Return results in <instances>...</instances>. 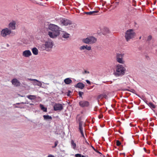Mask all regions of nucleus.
<instances>
[{
	"label": "nucleus",
	"mask_w": 157,
	"mask_h": 157,
	"mask_svg": "<svg viewBox=\"0 0 157 157\" xmlns=\"http://www.w3.org/2000/svg\"><path fill=\"white\" fill-rule=\"evenodd\" d=\"M125 69L122 65L118 64L116 66V71L114 73L116 76H120L124 75L125 73Z\"/></svg>",
	"instance_id": "nucleus-1"
},
{
	"label": "nucleus",
	"mask_w": 157,
	"mask_h": 157,
	"mask_svg": "<svg viewBox=\"0 0 157 157\" xmlns=\"http://www.w3.org/2000/svg\"><path fill=\"white\" fill-rule=\"evenodd\" d=\"M135 33L133 30L132 29L127 30L125 33L124 37L127 41H128L130 39L134 38Z\"/></svg>",
	"instance_id": "nucleus-2"
},
{
	"label": "nucleus",
	"mask_w": 157,
	"mask_h": 157,
	"mask_svg": "<svg viewBox=\"0 0 157 157\" xmlns=\"http://www.w3.org/2000/svg\"><path fill=\"white\" fill-rule=\"evenodd\" d=\"M83 43L86 44H92L95 43L97 41V39L93 36H90L82 40Z\"/></svg>",
	"instance_id": "nucleus-3"
},
{
	"label": "nucleus",
	"mask_w": 157,
	"mask_h": 157,
	"mask_svg": "<svg viewBox=\"0 0 157 157\" xmlns=\"http://www.w3.org/2000/svg\"><path fill=\"white\" fill-rule=\"evenodd\" d=\"M12 33V31L8 28L6 27L3 29L1 31L0 35L3 37H6L10 36Z\"/></svg>",
	"instance_id": "nucleus-4"
},
{
	"label": "nucleus",
	"mask_w": 157,
	"mask_h": 157,
	"mask_svg": "<svg viewBox=\"0 0 157 157\" xmlns=\"http://www.w3.org/2000/svg\"><path fill=\"white\" fill-rule=\"evenodd\" d=\"M124 56V53H117L116 55L117 61L120 63L124 64L125 62L123 58Z\"/></svg>",
	"instance_id": "nucleus-5"
},
{
	"label": "nucleus",
	"mask_w": 157,
	"mask_h": 157,
	"mask_svg": "<svg viewBox=\"0 0 157 157\" xmlns=\"http://www.w3.org/2000/svg\"><path fill=\"white\" fill-rule=\"evenodd\" d=\"M48 29L49 30L52 31V32H55L58 33H60V28L58 26L53 24H50L48 26Z\"/></svg>",
	"instance_id": "nucleus-6"
},
{
	"label": "nucleus",
	"mask_w": 157,
	"mask_h": 157,
	"mask_svg": "<svg viewBox=\"0 0 157 157\" xmlns=\"http://www.w3.org/2000/svg\"><path fill=\"white\" fill-rule=\"evenodd\" d=\"M60 22L62 25L67 26L68 25H71L72 23L71 21L63 18H60L59 19Z\"/></svg>",
	"instance_id": "nucleus-7"
},
{
	"label": "nucleus",
	"mask_w": 157,
	"mask_h": 157,
	"mask_svg": "<svg viewBox=\"0 0 157 157\" xmlns=\"http://www.w3.org/2000/svg\"><path fill=\"white\" fill-rule=\"evenodd\" d=\"M53 45V42L51 40L45 42L42 45V46L45 48V49L48 50V49L52 48Z\"/></svg>",
	"instance_id": "nucleus-8"
},
{
	"label": "nucleus",
	"mask_w": 157,
	"mask_h": 157,
	"mask_svg": "<svg viewBox=\"0 0 157 157\" xmlns=\"http://www.w3.org/2000/svg\"><path fill=\"white\" fill-rule=\"evenodd\" d=\"M9 29L11 30H14L16 29V22L15 21L12 20L8 24Z\"/></svg>",
	"instance_id": "nucleus-9"
},
{
	"label": "nucleus",
	"mask_w": 157,
	"mask_h": 157,
	"mask_svg": "<svg viewBox=\"0 0 157 157\" xmlns=\"http://www.w3.org/2000/svg\"><path fill=\"white\" fill-rule=\"evenodd\" d=\"M29 80L30 81H33V84L34 86H37L40 87H42V83L39 80L29 78Z\"/></svg>",
	"instance_id": "nucleus-10"
},
{
	"label": "nucleus",
	"mask_w": 157,
	"mask_h": 157,
	"mask_svg": "<svg viewBox=\"0 0 157 157\" xmlns=\"http://www.w3.org/2000/svg\"><path fill=\"white\" fill-rule=\"evenodd\" d=\"M63 106L61 104L55 103L53 106L54 110L55 111H61L63 109Z\"/></svg>",
	"instance_id": "nucleus-11"
},
{
	"label": "nucleus",
	"mask_w": 157,
	"mask_h": 157,
	"mask_svg": "<svg viewBox=\"0 0 157 157\" xmlns=\"http://www.w3.org/2000/svg\"><path fill=\"white\" fill-rule=\"evenodd\" d=\"M83 123L82 121H80L79 123V127L78 129L79 131L81 133V134L82 136L84 139L85 137L84 134V132L83 130V128L82 127Z\"/></svg>",
	"instance_id": "nucleus-12"
},
{
	"label": "nucleus",
	"mask_w": 157,
	"mask_h": 157,
	"mask_svg": "<svg viewBox=\"0 0 157 157\" xmlns=\"http://www.w3.org/2000/svg\"><path fill=\"white\" fill-rule=\"evenodd\" d=\"M79 104L80 106L82 107H88L89 105V103L88 101H80Z\"/></svg>",
	"instance_id": "nucleus-13"
},
{
	"label": "nucleus",
	"mask_w": 157,
	"mask_h": 157,
	"mask_svg": "<svg viewBox=\"0 0 157 157\" xmlns=\"http://www.w3.org/2000/svg\"><path fill=\"white\" fill-rule=\"evenodd\" d=\"M60 33H58L57 32L55 33L53 32H49L48 33V35L51 38H54L58 36Z\"/></svg>",
	"instance_id": "nucleus-14"
},
{
	"label": "nucleus",
	"mask_w": 157,
	"mask_h": 157,
	"mask_svg": "<svg viewBox=\"0 0 157 157\" xmlns=\"http://www.w3.org/2000/svg\"><path fill=\"white\" fill-rule=\"evenodd\" d=\"M32 55V53L29 50H27L24 51L23 52V56L26 57H28Z\"/></svg>",
	"instance_id": "nucleus-15"
},
{
	"label": "nucleus",
	"mask_w": 157,
	"mask_h": 157,
	"mask_svg": "<svg viewBox=\"0 0 157 157\" xmlns=\"http://www.w3.org/2000/svg\"><path fill=\"white\" fill-rule=\"evenodd\" d=\"M12 84L17 86H19L20 85V83L19 81L16 78H14L11 81Z\"/></svg>",
	"instance_id": "nucleus-16"
},
{
	"label": "nucleus",
	"mask_w": 157,
	"mask_h": 157,
	"mask_svg": "<svg viewBox=\"0 0 157 157\" xmlns=\"http://www.w3.org/2000/svg\"><path fill=\"white\" fill-rule=\"evenodd\" d=\"M61 35L62 37L64 39L68 38L70 35V34L65 32H63Z\"/></svg>",
	"instance_id": "nucleus-17"
},
{
	"label": "nucleus",
	"mask_w": 157,
	"mask_h": 157,
	"mask_svg": "<svg viewBox=\"0 0 157 157\" xmlns=\"http://www.w3.org/2000/svg\"><path fill=\"white\" fill-rule=\"evenodd\" d=\"M84 86L85 85L82 82H79L77 84L76 87L82 89L84 87Z\"/></svg>",
	"instance_id": "nucleus-18"
},
{
	"label": "nucleus",
	"mask_w": 157,
	"mask_h": 157,
	"mask_svg": "<svg viewBox=\"0 0 157 157\" xmlns=\"http://www.w3.org/2000/svg\"><path fill=\"white\" fill-rule=\"evenodd\" d=\"M98 11H93L85 12V13L86 14L91 15H95L96 14L98 13Z\"/></svg>",
	"instance_id": "nucleus-19"
},
{
	"label": "nucleus",
	"mask_w": 157,
	"mask_h": 157,
	"mask_svg": "<svg viewBox=\"0 0 157 157\" xmlns=\"http://www.w3.org/2000/svg\"><path fill=\"white\" fill-rule=\"evenodd\" d=\"M107 98V95L105 93H103V94H100V95H99L98 97V99H102L103 98Z\"/></svg>",
	"instance_id": "nucleus-20"
},
{
	"label": "nucleus",
	"mask_w": 157,
	"mask_h": 157,
	"mask_svg": "<svg viewBox=\"0 0 157 157\" xmlns=\"http://www.w3.org/2000/svg\"><path fill=\"white\" fill-rule=\"evenodd\" d=\"M64 82L66 84H69L71 83L72 81L70 78H67L64 80Z\"/></svg>",
	"instance_id": "nucleus-21"
},
{
	"label": "nucleus",
	"mask_w": 157,
	"mask_h": 157,
	"mask_svg": "<svg viewBox=\"0 0 157 157\" xmlns=\"http://www.w3.org/2000/svg\"><path fill=\"white\" fill-rule=\"evenodd\" d=\"M33 54L34 55H37L38 54V50L36 48H34L32 49Z\"/></svg>",
	"instance_id": "nucleus-22"
},
{
	"label": "nucleus",
	"mask_w": 157,
	"mask_h": 157,
	"mask_svg": "<svg viewBox=\"0 0 157 157\" xmlns=\"http://www.w3.org/2000/svg\"><path fill=\"white\" fill-rule=\"evenodd\" d=\"M43 117L44 119L46 120H51L52 119V117L48 115H44L43 116Z\"/></svg>",
	"instance_id": "nucleus-23"
},
{
	"label": "nucleus",
	"mask_w": 157,
	"mask_h": 157,
	"mask_svg": "<svg viewBox=\"0 0 157 157\" xmlns=\"http://www.w3.org/2000/svg\"><path fill=\"white\" fill-rule=\"evenodd\" d=\"M27 97L30 100H34L36 98L35 96L33 95H28L27 96Z\"/></svg>",
	"instance_id": "nucleus-24"
},
{
	"label": "nucleus",
	"mask_w": 157,
	"mask_h": 157,
	"mask_svg": "<svg viewBox=\"0 0 157 157\" xmlns=\"http://www.w3.org/2000/svg\"><path fill=\"white\" fill-rule=\"evenodd\" d=\"M40 108L41 109L43 110L44 112H46L47 111V108L45 107L43 105L40 104Z\"/></svg>",
	"instance_id": "nucleus-25"
},
{
	"label": "nucleus",
	"mask_w": 157,
	"mask_h": 157,
	"mask_svg": "<svg viewBox=\"0 0 157 157\" xmlns=\"http://www.w3.org/2000/svg\"><path fill=\"white\" fill-rule=\"evenodd\" d=\"M71 144L73 146V148L74 149H75L76 147V145L73 140H71Z\"/></svg>",
	"instance_id": "nucleus-26"
},
{
	"label": "nucleus",
	"mask_w": 157,
	"mask_h": 157,
	"mask_svg": "<svg viewBox=\"0 0 157 157\" xmlns=\"http://www.w3.org/2000/svg\"><path fill=\"white\" fill-rule=\"evenodd\" d=\"M149 106L153 108H155V106L151 102H150L148 104Z\"/></svg>",
	"instance_id": "nucleus-27"
},
{
	"label": "nucleus",
	"mask_w": 157,
	"mask_h": 157,
	"mask_svg": "<svg viewBox=\"0 0 157 157\" xmlns=\"http://www.w3.org/2000/svg\"><path fill=\"white\" fill-rule=\"evenodd\" d=\"M91 147L96 152L101 154V155H102V154L101 152L99 151L97 149H95L93 146H91Z\"/></svg>",
	"instance_id": "nucleus-28"
},
{
	"label": "nucleus",
	"mask_w": 157,
	"mask_h": 157,
	"mask_svg": "<svg viewBox=\"0 0 157 157\" xmlns=\"http://www.w3.org/2000/svg\"><path fill=\"white\" fill-rule=\"evenodd\" d=\"M86 49L90 51L91 50V47L90 46H88L87 45H86Z\"/></svg>",
	"instance_id": "nucleus-29"
},
{
	"label": "nucleus",
	"mask_w": 157,
	"mask_h": 157,
	"mask_svg": "<svg viewBox=\"0 0 157 157\" xmlns=\"http://www.w3.org/2000/svg\"><path fill=\"white\" fill-rule=\"evenodd\" d=\"M79 49L81 50H83L86 49V46L85 45H83L82 46H81L79 48Z\"/></svg>",
	"instance_id": "nucleus-30"
},
{
	"label": "nucleus",
	"mask_w": 157,
	"mask_h": 157,
	"mask_svg": "<svg viewBox=\"0 0 157 157\" xmlns=\"http://www.w3.org/2000/svg\"><path fill=\"white\" fill-rule=\"evenodd\" d=\"M121 144V143L119 140L116 141V145L117 146H120Z\"/></svg>",
	"instance_id": "nucleus-31"
},
{
	"label": "nucleus",
	"mask_w": 157,
	"mask_h": 157,
	"mask_svg": "<svg viewBox=\"0 0 157 157\" xmlns=\"http://www.w3.org/2000/svg\"><path fill=\"white\" fill-rule=\"evenodd\" d=\"M78 94L79 96L81 97L82 95L83 94V93L81 91H79L78 93Z\"/></svg>",
	"instance_id": "nucleus-32"
},
{
	"label": "nucleus",
	"mask_w": 157,
	"mask_h": 157,
	"mask_svg": "<svg viewBox=\"0 0 157 157\" xmlns=\"http://www.w3.org/2000/svg\"><path fill=\"white\" fill-rule=\"evenodd\" d=\"M152 39V36L151 35L149 36L147 38V40L149 41L151 40Z\"/></svg>",
	"instance_id": "nucleus-33"
},
{
	"label": "nucleus",
	"mask_w": 157,
	"mask_h": 157,
	"mask_svg": "<svg viewBox=\"0 0 157 157\" xmlns=\"http://www.w3.org/2000/svg\"><path fill=\"white\" fill-rule=\"evenodd\" d=\"M76 157H82V155L80 154H77L75 155Z\"/></svg>",
	"instance_id": "nucleus-34"
},
{
	"label": "nucleus",
	"mask_w": 157,
	"mask_h": 157,
	"mask_svg": "<svg viewBox=\"0 0 157 157\" xmlns=\"http://www.w3.org/2000/svg\"><path fill=\"white\" fill-rule=\"evenodd\" d=\"M58 143V142L57 141H56L55 142V147H56L57 146Z\"/></svg>",
	"instance_id": "nucleus-35"
},
{
	"label": "nucleus",
	"mask_w": 157,
	"mask_h": 157,
	"mask_svg": "<svg viewBox=\"0 0 157 157\" xmlns=\"http://www.w3.org/2000/svg\"><path fill=\"white\" fill-rule=\"evenodd\" d=\"M71 93V92L70 90H68L67 92V95L68 96H69L70 95V94Z\"/></svg>",
	"instance_id": "nucleus-36"
},
{
	"label": "nucleus",
	"mask_w": 157,
	"mask_h": 157,
	"mask_svg": "<svg viewBox=\"0 0 157 157\" xmlns=\"http://www.w3.org/2000/svg\"><path fill=\"white\" fill-rule=\"evenodd\" d=\"M103 117V115L102 114H100L98 116V118L99 119H101Z\"/></svg>",
	"instance_id": "nucleus-37"
},
{
	"label": "nucleus",
	"mask_w": 157,
	"mask_h": 157,
	"mask_svg": "<svg viewBox=\"0 0 157 157\" xmlns=\"http://www.w3.org/2000/svg\"><path fill=\"white\" fill-rule=\"evenodd\" d=\"M86 82L89 84L90 85L91 84L90 82L88 80H86Z\"/></svg>",
	"instance_id": "nucleus-38"
},
{
	"label": "nucleus",
	"mask_w": 157,
	"mask_h": 157,
	"mask_svg": "<svg viewBox=\"0 0 157 157\" xmlns=\"http://www.w3.org/2000/svg\"><path fill=\"white\" fill-rule=\"evenodd\" d=\"M85 142L86 143V144L88 145H89V143L87 141V140H86L85 141Z\"/></svg>",
	"instance_id": "nucleus-39"
},
{
	"label": "nucleus",
	"mask_w": 157,
	"mask_h": 157,
	"mask_svg": "<svg viewBox=\"0 0 157 157\" xmlns=\"http://www.w3.org/2000/svg\"><path fill=\"white\" fill-rule=\"evenodd\" d=\"M130 91L134 92L135 91V90L133 89H131V90H130Z\"/></svg>",
	"instance_id": "nucleus-40"
},
{
	"label": "nucleus",
	"mask_w": 157,
	"mask_h": 157,
	"mask_svg": "<svg viewBox=\"0 0 157 157\" xmlns=\"http://www.w3.org/2000/svg\"><path fill=\"white\" fill-rule=\"evenodd\" d=\"M84 73H89V72L88 71H84Z\"/></svg>",
	"instance_id": "nucleus-41"
},
{
	"label": "nucleus",
	"mask_w": 157,
	"mask_h": 157,
	"mask_svg": "<svg viewBox=\"0 0 157 157\" xmlns=\"http://www.w3.org/2000/svg\"><path fill=\"white\" fill-rule=\"evenodd\" d=\"M128 90L129 91V90L127 89H124L123 90Z\"/></svg>",
	"instance_id": "nucleus-42"
},
{
	"label": "nucleus",
	"mask_w": 157,
	"mask_h": 157,
	"mask_svg": "<svg viewBox=\"0 0 157 157\" xmlns=\"http://www.w3.org/2000/svg\"><path fill=\"white\" fill-rule=\"evenodd\" d=\"M144 150L145 151H146V149L145 148H144Z\"/></svg>",
	"instance_id": "nucleus-43"
},
{
	"label": "nucleus",
	"mask_w": 157,
	"mask_h": 157,
	"mask_svg": "<svg viewBox=\"0 0 157 157\" xmlns=\"http://www.w3.org/2000/svg\"><path fill=\"white\" fill-rule=\"evenodd\" d=\"M20 104V103H17L16 104H17V105H19V104Z\"/></svg>",
	"instance_id": "nucleus-44"
},
{
	"label": "nucleus",
	"mask_w": 157,
	"mask_h": 157,
	"mask_svg": "<svg viewBox=\"0 0 157 157\" xmlns=\"http://www.w3.org/2000/svg\"><path fill=\"white\" fill-rule=\"evenodd\" d=\"M82 157H86L83 155H82Z\"/></svg>",
	"instance_id": "nucleus-45"
},
{
	"label": "nucleus",
	"mask_w": 157,
	"mask_h": 157,
	"mask_svg": "<svg viewBox=\"0 0 157 157\" xmlns=\"http://www.w3.org/2000/svg\"><path fill=\"white\" fill-rule=\"evenodd\" d=\"M141 36H140V37L139 39H140L141 38Z\"/></svg>",
	"instance_id": "nucleus-46"
},
{
	"label": "nucleus",
	"mask_w": 157,
	"mask_h": 157,
	"mask_svg": "<svg viewBox=\"0 0 157 157\" xmlns=\"http://www.w3.org/2000/svg\"><path fill=\"white\" fill-rule=\"evenodd\" d=\"M16 107V108H18L19 107H17V106H16V107Z\"/></svg>",
	"instance_id": "nucleus-47"
}]
</instances>
